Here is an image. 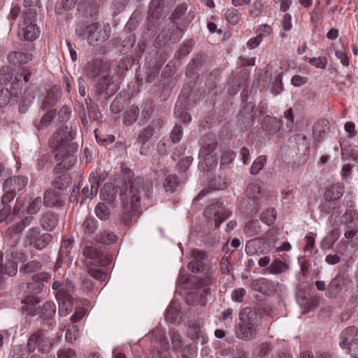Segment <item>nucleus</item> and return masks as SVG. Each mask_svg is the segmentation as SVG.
Instances as JSON below:
<instances>
[{"label":"nucleus","mask_w":358,"mask_h":358,"mask_svg":"<svg viewBox=\"0 0 358 358\" xmlns=\"http://www.w3.org/2000/svg\"><path fill=\"white\" fill-rule=\"evenodd\" d=\"M263 35L262 34L248 40L247 47L250 49H255L258 47L262 41Z\"/></svg>","instance_id":"obj_62"},{"label":"nucleus","mask_w":358,"mask_h":358,"mask_svg":"<svg viewBox=\"0 0 358 358\" xmlns=\"http://www.w3.org/2000/svg\"><path fill=\"white\" fill-rule=\"evenodd\" d=\"M32 59V54L20 51H13L8 55V60L10 63L17 65H23Z\"/></svg>","instance_id":"obj_21"},{"label":"nucleus","mask_w":358,"mask_h":358,"mask_svg":"<svg viewBox=\"0 0 358 358\" xmlns=\"http://www.w3.org/2000/svg\"><path fill=\"white\" fill-rule=\"evenodd\" d=\"M55 111L50 110L45 114L41 120V127L42 129L48 127L55 117Z\"/></svg>","instance_id":"obj_57"},{"label":"nucleus","mask_w":358,"mask_h":358,"mask_svg":"<svg viewBox=\"0 0 358 358\" xmlns=\"http://www.w3.org/2000/svg\"><path fill=\"white\" fill-rule=\"evenodd\" d=\"M52 288L53 290H57V293L55 296L57 299H62L63 297H66L67 294H69L67 285L59 281H55L52 283Z\"/></svg>","instance_id":"obj_38"},{"label":"nucleus","mask_w":358,"mask_h":358,"mask_svg":"<svg viewBox=\"0 0 358 358\" xmlns=\"http://www.w3.org/2000/svg\"><path fill=\"white\" fill-rule=\"evenodd\" d=\"M201 332V325L199 323H193L189 326L187 334L192 340L199 338Z\"/></svg>","instance_id":"obj_50"},{"label":"nucleus","mask_w":358,"mask_h":358,"mask_svg":"<svg viewBox=\"0 0 358 358\" xmlns=\"http://www.w3.org/2000/svg\"><path fill=\"white\" fill-rule=\"evenodd\" d=\"M83 254L86 258L92 259L96 264L101 266L107 265L110 261L109 258L107 259L103 258V251L101 247L94 245L85 247L83 250Z\"/></svg>","instance_id":"obj_16"},{"label":"nucleus","mask_w":358,"mask_h":358,"mask_svg":"<svg viewBox=\"0 0 358 358\" xmlns=\"http://www.w3.org/2000/svg\"><path fill=\"white\" fill-rule=\"evenodd\" d=\"M171 142L169 140L163 139L157 144V152L159 155H166L170 150Z\"/></svg>","instance_id":"obj_55"},{"label":"nucleus","mask_w":358,"mask_h":358,"mask_svg":"<svg viewBox=\"0 0 358 358\" xmlns=\"http://www.w3.org/2000/svg\"><path fill=\"white\" fill-rule=\"evenodd\" d=\"M96 216L103 220H107L110 216V210L103 203H99L95 208Z\"/></svg>","instance_id":"obj_42"},{"label":"nucleus","mask_w":358,"mask_h":358,"mask_svg":"<svg viewBox=\"0 0 358 358\" xmlns=\"http://www.w3.org/2000/svg\"><path fill=\"white\" fill-rule=\"evenodd\" d=\"M329 129V122L325 119L318 120L313 127V134L315 140L320 141L325 136Z\"/></svg>","instance_id":"obj_24"},{"label":"nucleus","mask_w":358,"mask_h":358,"mask_svg":"<svg viewBox=\"0 0 358 358\" xmlns=\"http://www.w3.org/2000/svg\"><path fill=\"white\" fill-rule=\"evenodd\" d=\"M335 56L338 59L343 66H348L350 64L349 57L348 55L343 51L336 50L335 51Z\"/></svg>","instance_id":"obj_61"},{"label":"nucleus","mask_w":358,"mask_h":358,"mask_svg":"<svg viewBox=\"0 0 358 358\" xmlns=\"http://www.w3.org/2000/svg\"><path fill=\"white\" fill-rule=\"evenodd\" d=\"M174 115L176 118L179 119L184 123L189 122L191 120L189 114L183 109L178 108L177 105L176 106V108L174 110Z\"/></svg>","instance_id":"obj_53"},{"label":"nucleus","mask_w":358,"mask_h":358,"mask_svg":"<svg viewBox=\"0 0 358 358\" xmlns=\"http://www.w3.org/2000/svg\"><path fill=\"white\" fill-rule=\"evenodd\" d=\"M261 220L268 226L272 225L276 221V210L273 208H269L262 212L260 216Z\"/></svg>","instance_id":"obj_32"},{"label":"nucleus","mask_w":358,"mask_h":358,"mask_svg":"<svg viewBox=\"0 0 358 358\" xmlns=\"http://www.w3.org/2000/svg\"><path fill=\"white\" fill-rule=\"evenodd\" d=\"M141 120L144 123L147 122L152 117L155 109V104L150 100L145 101L142 106Z\"/></svg>","instance_id":"obj_28"},{"label":"nucleus","mask_w":358,"mask_h":358,"mask_svg":"<svg viewBox=\"0 0 358 358\" xmlns=\"http://www.w3.org/2000/svg\"><path fill=\"white\" fill-rule=\"evenodd\" d=\"M250 287L253 290L265 294H270L275 290V282L265 278L252 280Z\"/></svg>","instance_id":"obj_18"},{"label":"nucleus","mask_w":358,"mask_h":358,"mask_svg":"<svg viewBox=\"0 0 358 358\" xmlns=\"http://www.w3.org/2000/svg\"><path fill=\"white\" fill-rule=\"evenodd\" d=\"M215 266H211L202 272L205 274V277L200 280V284L203 286H209L215 285L217 281V276L215 275Z\"/></svg>","instance_id":"obj_27"},{"label":"nucleus","mask_w":358,"mask_h":358,"mask_svg":"<svg viewBox=\"0 0 358 358\" xmlns=\"http://www.w3.org/2000/svg\"><path fill=\"white\" fill-rule=\"evenodd\" d=\"M44 229L52 231L58 224V215L52 211H48L43 215L41 220Z\"/></svg>","instance_id":"obj_23"},{"label":"nucleus","mask_w":358,"mask_h":358,"mask_svg":"<svg viewBox=\"0 0 358 358\" xmlns=\"http://www.w3.org/2000/svg\"><path fill=\"white\" fill-rule=\"evenodd\" d=\"M282 29L285 31H289L292 29V16L289 13H285L282 21Z\"/></svg>","instance_id":"obj_64"},{"label":"nucleus","mask_w":358,"mask_h":358,"mask_svg":"<svg viewBox=\"0 0 358 358\" xmlns=\"http://www.w3.org/2000/svg\"><path fill=\"white\" fill-rule=\"evenodd\" d=\"M178 183V179L176 175H169L165 180L164 187L166 192H173Z\"/></svg>","instance_id":"obj_40"},{"label":"nucleus","mask_w":358,"mask_h":358,"mask_svg":"<svg viewBox=\"0 0 358 358\" xmlns=\"http://www.w3.org/2000/svg\"><path fill=\"white\" fill-rule=\"evenodd\" d=\"M36 11L33 8H27L23 13V24H20L22 27L19 34L22 36L25 41H34L40 34L39 27L35 24Z\"/></svg>","instance_id":"obj_6"},{"label":"nucleus","mask_w":358,"mask_h":358,"mask_svg":"<svg viewBox=\"0 0 358 358\" xmlns=\"http://www.w3.org/2000/svg\"><path fill=\"white\" fill-rule=\"evenodd\" d=\"M211 296L209 289H203L195 293L191 294L189 297L195 299L194 303L200 306H205Z\"/></svg>","instance_id":"obj_26"},{"label":"nucleus","mask_w":358,"mask_h":358,"mask_svg":"<svg viewBox=\"0 0 358 358\" xmlns=\"http://www.w3.org/2000/svg\"><path fill=\"white\" fill-rule=\"evenodd\" d=\"M116 239V236L113 232L103 231L97 236L96 241L104 244H110L115 242Z\"/></svg>","instance_id":"obj_44"},{"label":"nucleus","mask_w":358,"mask_h":358,"mask_svg":"<svg viewBox=\"0 0 358 358\" xmlns=\"http://www.w3.org/2000/svg\"><path fill=\"white\" fill-rule=\"evenodd\" d=\"M17 263L10 260L8 254L6 255V259H4L3 253L0 252V285L4 280V274L13 277L17 274Z\"/></svg>","instance_id":"obj_14"},{"label":"nucleus","mask_w":358,"mask_h":358,"mask_svg":"<svg viewBox=\"0 0 358 358\" xmlns=\"http://www.w3.org/2000/svg\"><path fill=\"white\" fill-rule=\"evenodd\" d=\"M52 238V236L48 233L41 234V229L38 226L32 227L26 235L27 241L37 250L45 248Z\"/></svg>","instance_id":"obj_10"},{"label":"nucleus","mask_w":358,"mask_h":358,"mask_svg":"<svg viewBox=\"0 0 358 358\" xmlns=\"http://www.w3.org/2000/svg\"><path fill=\"white\" fill-rule=\"evenodd\" d=\"M152 345L157 349L155 358H172L169 352V343L164 334L159 329L150 334Z\"/></svg>","instance_id":"obj_8"},{"label":"nucleus","mask_w":358,"mask_h":358,"mask_svg":"<svg viewBox=\"0 0 358 358\" xmlns=\"http://www.w3.org/2000/svg\"><path fill=\"white\" fill-rule=\"evenodd\" d=\"M71 252V250L59 249V257H58L57 262L56 263V265H55L56 269H58L59 268V266H59V262H66V263H69V262H71V257H70Z\"/></svg>","instance_id":"obj_49"},{"label":"nucleus","mask_w":358,"mask_h":358,"mask_svg":"<svg viewBox=\"0 0 358 358\" xmlns=\"http://www.w3.org/2000/svg\"><path fill=\"white\" fill-rule=\"evenodd\" d=\"M117 190L112 183H106L100 191V198L107 203H113L117 196Z\"/></svg>","instance_id":"obj_22"},{"label":"nucleus","mask_w":358,"mask_h":358,"mask_svg":"<svg viewBox=\"0 0 358 358\" xmlns=\"http://www.w3.org/2000/svg\"><path fill=\"white\" fill-rule=\"evenodd\" d=\"M144 180L140 176H134L131 173L125 174L119 181L117 186L120 189V197L122 200L126 217L124 222H127L133 213H138L141 208L142 199L145 194L143 186Z\"/></svg>","instance_id":"obj_2"},{"label":"nucleus","mask_w":358,"mask_h":358,"mask_svg":"<svg viewBox=\"0 0 358 358\" xmlns=\"http://www.w3.org/2000/svg\"><path fill=\"white\" fill-rule=\"evenodd\" d=\"M245 195L248 202L252 206L251 211L257 213L259 210V205L263 203L265 193L259 184L256 182L250 183L245 189Z\"/></svg>","instance_id":"obj_11"},{"label":"nucleus","mask_w":358,"mask_h":358,"mask_svg":"<svg viewBox=\"0 0 358 358\" xmlns=\"http://www.w3.org/2000/svg\"><path fill=\"white\" fill-rule=\"evenodd\" d=\"M73 138L66 129H59L54 133L49 141L50 148L55 153V159L58 162L55 171L58 176L53 182L55 189H48L44 194V205L48 207L62 206L64 200L60 190L66 188L69 183V176L66 172L69 170L77 161L75 155L76 145L72 142Z\"/></svg>","instance_id":"obj_1"},{"label":"nucleus","mask_w":358,"mask_h":358,"mask_svg":"<svg viewBox=\"0 0 358 358\" xmlns=\"http://www.w3.org/2000/svg\"><path fill=\"white\" fill-rule=\"evenodd\" d=\"M155 134V129L152 125H148L141 131L138 136V142L145 145L146 142L150 139Z\"/></svg>","instance_id":"obj_36"},{"label":"nucleus","mask_w":358,"mask_h":358,"mask_svg":"<svg viewBox=\"0 0 358 358\" xmlns=\"http://www.w3.org/2000/svg\"><path fill=\"white\" fill-rule=\"evenodd\" d=\"M139 115V108L138 106H131L126 112L124 121L127 125H131L137 120Z\"/></svg>","instance_id":"obj_33"},{"label":"nucleus","mask_w":358,"mask_h":358,"mask_svg":"<svg viewBox=\"0 0 358 358\" xmlns=\"http://www.w3.org/2000/svg\"><path fill=\"white\" fill-rule=\"evenodd\" d=\"M33 221H34L33 217H25L18 223L11 225L5 231L4 236L12 248L18 243L21 237V233L26 227L30 226Z\"/></svg>","instance_id":"obj_9"},{"label":"nucleus","mask_w":358,"mask_h":358,"mask_svg":"<svg viewBox=\"0 0 358 358\" xmlns=\"http://www.w3.org/2000/svg\"><path fill=\"white\" fill-rule=\"evenodd\" d=\"M224 16L227 22L232 25L237 24L241 18V15L238 10L234 8L226 9Z\"/></svg>","instance_id":"obj_34"},{"label":"nucleus","mask_w":358,"mask_h":358,"mask_svg":"<svg viewBox=\"0 0 358 358\" xmlns=\"http://www.w3.org/2000/svg\"><path fill=\"white\" fill-rule=\"evenodd\" d=\"M52 346L51 338L43 331L34 332L27 341V348L29 352H33L36 349L43 353L48 352L50 350Z\"/></svg>","instance_id":"obj_7"},{"label":"nucleus","mask_w":358,"mask_h":358,"mask_svg":"<svg viewBox=\"0 0 358 358\" xmlns=\"http://www.w3.org/2000/svg\"><path fill=\"white\" fill-rule=\"evenodd\" d=\"M89 73L97 78L94 88L98 96L108 99L117 92L119 85L114 80L115 73L106 62L100 59L92 61L89 66Z\"/></svg>","instance_id":"obj_3"},{"label":"nucleus","mask_w":358,"mask_h":358,"mask_svg":"<svg viewBox=\"0 0 358 358\" xmlns=\"http://www.w3.org/2000/svg\"><path fill=\"white\" fill-rule=\"evenodd\" d=\"M261 231V224L258 220L250 221L244 227L245 233L249 236H253L259 234Z\"/></svg>","instance_id":"obj_35"},{"label":"nucleus","mask_w":358,"mask_h":358,"mask_svg":"<svg viewBox=\"0 0 358 358\" xmlns=\"http://www.w3.org/2000/svg\"><path fill=\"white\" fill-rule=\"evenodd\" d=\"M210 186L215 189H223L227 187V183L220 177H215L210 180Z\"/></svg>","instance_id":"obj_56"},{"label":"nucleus","mask_w":358,"mask_h":358,"mask_svg":"<svg viewBox=\"0 0 358 358\" xmlns=\"http://www.w3.org/2000/svg\"><path fill=\"white\" fill-rule=\"evenodd\" d=\"M308 62L317 68L324 69L327 67L328 60L325 57H318L309 58Z\"/></svg>","instance_id":"obj_51"},{"label":"nucleus","mask_w":358,"mask_h":358,"mask_svg":"<svg viewBox=\"0 0 358 358\" xmlns=\"http://www.w3.org/2000/svg\"><path fill=\"white\" fill-rule=\"evenodd\" d=\"M76 32L79 36L85 37L90 45L96 42L103 43L109 37L108 31L101 28L97 22L87 26L81 23L78 24Z\"/></svg>","instance_id":"obj_5"},{"label":"nucleus","mask_w":358,"mask_h":358,"mask_svg":"<svg viewBox=\"0 0 358 358\" xmlns=\"http://www.w3.org/2000/svg\"><path fill=\"white\" fill-rule=\"evenodd\" d=\"M13 208L10 205H5L0 210V223L6 222V224L10 223L13 220L11 216L13 215Z\"/></svg>","instance_id":"obj_37"},{"label":"nucleus","mask_w":358,"mask_h":358,"mask_svg":"<svg viewBox=\"0 0 358 358\" xmlns=\"http://www.w3.org/2000/svg\"><path fill=\"white\" fill-rule=\"evenodd\" d=\"M29 350H26L22 345H15L11 350L8 358H27Z\"/></svg>","instance_id":"obj_41"},{"label":"nucleus","mask_w":358,"mask_h":358,"mask_svg":"<svg viewBox=\"0 0 358 358\" xmlns=\"http://www.w3.org/2000/svg\"><path fill=\"white\" fill-rule=\"evenodd\" d=\"M59 304V315L65 317L73 310V299L70 294L62 299H57Z\"/></svg>","instance_id":"obj_25"},{"label":"nucleus","mask_w":358,"mask_h":358,"mask_svg":"<svg viewBox=\"0 0 358 358\" xmlns=\"http://www.w3.org/2000/svg\"><path fill=\"white\" fill-rule=\"evenodd\" d=\"M3 190L5 192V194L1 198V203L3 206L10 205L9 203L14 199L16 193L13 192L11 189L8 188L3 187Z\"/></svg>","instance_id":"obj_58"},{"label":"nucleus","mask_w":358,"mask_h":358,"mask_svg":"<svg viewBox=\"0 0 358 358\" xmlns=\"http://www.w3.org/2000/svg\"><path fill=\"white\" fill-rule=\"evenodd\" d=\"M41 266L42 264L39 262L34 260L23 264L20 271L24 273H29L39 271Z\"/></svg>","instance_id":"obj_39"},{"label":"nucleus","mask_w":358,"mask_h":358,"mask_svg":"<svg viewBox=\"0 0 358 358\" xmlns=\"http://www.w3.org/2000/svg\"><path fill=\"white\" fill-rule=\"evenodd\" d=\"M57 307L54 302L47 301L43 307L42 314L46 317H52L56 313Z\"/></svg>","instance_id":"obj_47"},{"label":"nucleus","mask_w":358,"mask_h":358,"mask_svg":"<svg viewBox=\"0 0 358 358\" xmlns=\"http://www.w3.org/2000/svg\"><path fill=\"white\" fill-rule=\"evenodd\" d=\"M42 206V201L41 197H36L32 199L26 209L29 215L37 213Z\"/></svg>","instance_id":"obj_45"},{"label":"nucleus","mask_w":358,"mask_h":358,"mask_svg":"<svg viewBox=\"0 0 358 358\" xmlns=\"http://www.w3.org/2000/svg\"><path fill=\"white\" fill-rule=\"evenodd\" d=\"M28 182V178L25 176H19L9 178L5 180L3 182V188H8L13 192H17L24 189Z\"/></svg>","instance_id":"obj_20"},{"label":"nucleus","mask_w":358,"mask_h":358,"mask_svg":"<svg viewBox=\"0 0 358 358\" xmlns=\"http://www.w3.org/2000/svg\"><path fill=\"white\" fill-rule=\"evenodd\" d=\"M182 136V128L181 126L176 125L171 132L169 141L173 143H176L180 141Z\"/></svg>","instance_id":"obj_48"},{"label":"nucleus","mask_w":358,"mask_h":358,"mask_svg":"<svg viewBox=\"0 0 358 358\" xmlns=\"http://www.w3.org/2000/svg\"><path fill=\"white\" fill-rule=\"evenodd\" d=\"M89 273L91 277L101 282L104 281L107 278V274L100 269L90 268Z\"/></svg>","instance_id":"obj_59"},{"label":"nucleus","mask_w":358,"mask_h":358,"mask_svg":"<svg viewBox=\"0 0 358 358\" xmlns=\"http://www.w3.org/2000/svg\"><path fill=\"white\" fill-rule=\"evenodd\" d=\"M288 268L287 264L281 260L275 259L267 268V271L271 274L277 275L285 272Z\"/></svg>","instance_id":"obj_30"},{"label":"nucleus","mask_w":358,"mask_h":358,"mask_svg":"<svg viewBox=\"0 0 358 358\" xmlns=\"http://www.w3.org/2000/svg\"><path fill=\"white\" fill-rule=\"evenodd\" d=\"M101 177L97 173H92L89 178L90 187L88 185L83 188L82 194L85 199H91L98 193Z\"/></svg>","instance_id":"obj_19"},{"label":"nucleus","mask_w":358,"mask_h":358,"mask_svg":"<svg viewBox=\"0 0 358 358\" xmlns=\"http://www.w3.org/2000/svg\"><path fill=\"white\" fill-rule=\"evenodd\" d=\"M171 339L172 342L173 349L177 350L182 347V342L179 334L175 331H170Z\"/></svg>","instance_id":"obj_54"},{"label":"nucleus","mask_w":358,"mask_h":358,"mask_svg":"<svg viewBox=\"0 0 358 358\" xmlns=\"http://www.w3.org/2000/svg\"><path fill=\"white\" fill-rule=\"evenodd\" d=\"M342 281L339 278H334L328 285V295L330 297H335L342 289Z\"/></svg>","instance_id":"obj_31"},{"label":"nucleus","mask_w":358,"mask_h":358,"mask_svg":"<svg viewBox=\"0 0 358 358\" xmlns=\"http://www.w3.org/2000/svg\"><path fill=\"white\" fill-rule=\"evenodd\" d=\"M78 335V327L76 324H73L71 327L67 329L66 333V340L69 343H72L76 340Z\"/></svg>","instance_id":"obj_52"},{"label":"nucleus","mask_w":358,"mask_h":358,"mask_svg":"<svg viewBox=\"0 0 358 358\" xmlns=\"http://www.w3.org/2000/svg\"><path fill=\"white\" fill-rule=\"evenodd\" d=\"M308 78L299 75H294L292 80L291 83L294 87H301L308 82Z\"/></svg>","instance_id":"obj_63"},{"label":"nucleus","mask_w":358,"mask_h":358,"mask_svg":"<svg viewBox=\"0 0 358 358\" xmlns=\"http://www.w3.org/2000/svg\"><path fill=\"white\" fill-rule=\"evenodd\" d=\"M230 213L220 202L209 205L203 212L206 218L214 219L216 227H219L230 215Z\"/></svg>","instance_id":"obj_12"},{"label":"nucleus","mask_w":358,"mask_h":358,"mask_svg":"<svg viewBox=\"0 0 358 358\" xmlns=\"http://www.w3.org/2000/svg\"><path fill=\"white\" fill-rule=\"evenodd\" d=\"M344 193V187L342 185L334 184L327 188L324 192V198L325 201L329 202V208H334L333 205L338 201Z\"/></svg>","instance_id":"obj_17"},{"label":"nucleus","mask_w":358,"mask_h":358,"mask_svg":"<svg viewBox=\"0 0 358 358\" xmlns=\"http://www.w3.org/2000/svg\"><path fill=\"white\" fill-rule=\"evenodd\" d=\"M266 162V157L264 156H259L255 162L252 163L250 172L252 175L257 174L264 167Z\"/></svg>","instance_id":"obj_46"},{"label":"nucleus","mask_w":358,"mask_h":358,"mask_svg":"<svg viewBox=\"0 0 358 358\" xmlns=\"http://www.w3.org/2000/svg\"><path fill=\"white\" fill-rule=\"evenodd\" d=\"M264 4L260 0H255L249 8V14L253 17H259L262 12Z\"/></svg>","instance_id":"obj_43"},{"label":"nucleus","mask_w":358,"mask_h":358,"mask_svg":"<svg viewBox=\"0 0 358 358\" xmlns=\"http://www.w3.org/2000/svg\"><path fill=\"white\" fill-rule=\"evenodd\" d=\"M192 257L194 260L188 264V268L193 273L204 272L208 268L204 262L208 257L206 252L194 249L192 250Z\"/></svg>","instance_id":"obj_13"},{"label":"nucleus","mask_w":358,"mask_h":358,"mask_svg":"<svg viewBox=\"0 0 358 358\" xmlns=\"http://www.w3.org/2000/svg\"><path fill=\"white\" fill-rule=\"evenodd\" d=\"M246 294V291L243 288H238L234 289L231 292V299L234 301L236 302H242L243 300V297Z\"/></svg>","instance_id":"obj_60"},{"label":"nucleus","mask_w":358,"mask_h":358,"mask_svg":"<svg viewBox=\"0 0 358 358\" xmlns=\"http://www.w3.org/2000/svg\"><path fill=\"white\" fill-rule=\"evenodd\" d=\"M356 342H358V334L355 327H347L341 333L339 345L341 348L351 350Z\"/></svg>","instance_id":"obj_15"},{"label":"nucleus","mask_w":358,"mask_h":358,"mask_svg":"<svg viewBox=\"0 0 358 358\" xmlns=\"http://www.w3.org/2000/svg\"><path fill=\"white\" fill-rule=\"evenodd\" d=\"M255 317V311L249 308H245L240 314L241 322L236 327V335L238 338L250 341L255 338L257 333Z\"/></svg>","instance_id":"obj_4"},{"label":"nucleus","mask_w":358,"mask_h":358,"mask_svg":"<svg viewBox=\"0 0 358 358\" xmlns=\"http://www.w3.org/2000/svg\"><path fill=\"white\" fill-rule=\"evenodd\" d=\"M96 220L93 217H86L84 220L82 228L85 235L92 236L97 229Z\"/></svg>","instance_id":"obj_29"}]
</instances>
